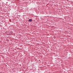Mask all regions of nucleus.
Masks as SVG:
<instances>
[{
    "label": "nucleus",
    "mask_w": 73,
    "mask_h": 73,
    "mask_svg": "<svg viewBox=\"0 0 73 73\" xmlns=\"http://www.w3.org/2000/svg\"><path fill=\"white\" fill-rule=\"evenodd\" d=\"M29 21H30V22H31L32 21V19H30L29 20Z\"/></svg>",
    "instance_id": "nucleus-1"
}]
</instances>
